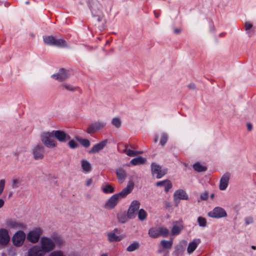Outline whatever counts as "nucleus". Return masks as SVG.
Segmentation results:
<instances>
[{
    "label": "nucleus",
    "mask_w": 256,
    "mask_h": 256,
    "mask_svg": "<svg viewBox=\"0 0 256 256\" xmlns=\"http://www.w3.org/2000/svg\"><path fill=\"white\" fill-rule=\"evenodd\" d=\"M106 124V123L103 121H98L94 122L88 126L87 132L88 134L93 133L104 128Z\"/></svg>",
    "instance_id": "obj_13"
},
{
    "label": "nucleus",
    "mask_w": 256,
    "mask_h": 256,
    "mask_svg": "<svg viewBox=\"0 0 256 256\" xmlns=\"http://www.w3.org/2000/svg\"><path fill=\"white\" fill-rule=\"evenodd\" d=\"M121 120L119 118H114L112 119V125L116 127L117 128H118L121 126Z\"/></svg>",
    "instance_id": "obj_39"
},
{
    "label": "nucleus",
    "mask_w": 256,
    "mask_h": 256,
    "mask_svg": "<svg viewBox=\"0 0 256 256\" xmlns=\"http://www.w3.org/2000/svg\"><path fill=\"white\" fill-rule=\"evenodd\" d=\"M21 182L20 179L14 178L12 180V186L13 188H17L20 186Z\"/></svg>",
    "instance_id": "obj_34"
},
{
    "label": "nucleus",
    "mask_w": 256,
    "mask_h": 256,
    "mask_svg": "<svg viewBox=\"0 0 256 256\" xmlns=\"http://www.w3.org/2000/svg\"><path fill=\"white\" fill-rule=\"evenodd\" d=\"M43 234V230L40 227H37L30 230L26 235V240L28 242L36 244L40 240L41 236Z\"/></svg>",
    "instance_id": "obj_3"
},
{
    "label": "nucleus",
    "mask_w": 256,
    "mask_h": 256,
    "mask_svg": "<svg viewBox=\"0 0 256 256\" xmlns=\"http://www.w3.org/2000/svg\"><path fill=\"white\" fill-rule=\"evenodd\" d=\"M116 173L120 183H122L126 177V170L122 168H119L116 170Z\"/></svg>",
    "instance_id": "obj_22"
},
{
    "label": "nucleus",
    "mask_w": 256,
    "mask_h": 256,
    "mask_svg": "<svg viewBox=\"0 0 256 256\" xmlns=\"http://www.w3.org/2000/svg\"><path fill=\"white\" fill-rule=\"evenodd\" d=\"M108 142V140H105L100 142L94 145L92 148L88 151L89 154H96L98 152L102 150L106 146Z\"/></svg>",
    "instance_id": "obj_20"
},
{
    "label": "nucleus",
    "mask_w": 256,
    "mask_h": 256,
    "mask_svg": "<svg viewBox=\"0 0 256 256\" xmlns=\"http://www.w3.org/2000/svg\"><path fill=\"white\" fill-rule=\"evenodd\" d=\"M252 248L253 249V250H256V248L254 246H251Z\"/></svg>",
    "instance_id": "obj_60"
},
{
    "label": "nucleus",
    "mask_w": 256,
    "mask_h": 256,
    "mask_svg": "<svg viewBox=\"0 0 256 256\" xmlns=\"http://www.w3.org/2000/svg\"><path fill=\"white\" fill-rule=\"evenodd\" d=\"M6 226L10 229H20L24 228V225L22 223L12 219L6 220Z\"/></svg>",
    "instance_id": "obj_16"
},
{
    "label": "nucleus",
    "mask_w": 256,
    "mask_h": 256,
    "mask_svg": "<svg viewBox=\"0 0 256 256\" xmlns=\"http://www.w3.org/2000/svg\"><path fill=\"white\" fill-rule=\"evenodd\" d=\"M44 43L50 46H54L59 47H66L67 44L63 39H56L52 36H45L43 38Z\"/></svg>",
    "instance_id": "obj_5"
},
{
    "label": "nucleus",
    "mask_w": 256,
    "mask_h": 256,
    "mask_svg": "<svg viewBox=\"0 0 256 256\" xmlns=\"http://www.w3.org/2000/svg\"><path fill=\"white\" fill-rule=\"evenodd\" d=\"M140 206V202L138 201L135 200L132 202L127 212V216L129 219L134 218L136 216Z\"/></svg>",
    "instance_id": "obj_7"
},
{
    "label": "nucleus",
    "mask_w": 256,
    "mask_h": 256,
    "mask_svg": "<svg viewBox=\"0 0 256 256\" xmlns=\"http://www.w3.org/2000/svg\"><path fill=\"white\" fill-rule=\"evenodd\" d=\"M174 226L171 230L170 233L174 236L180 234L184 229V226L182 221H174L173 222Z\"/></svg>",
    "instance_id": "obj_18"
},
{
    "label": "nucleus",
    "mask_w": 256,
    "mask_h": 256,
    "mask_svg": "<svg viewBox=\"0 0 256 256\" xmlns=\"http://www.w3.org/2000/svg\"><path fill=\"white\" fill-rule=\"evenodd\" d=\"M194 169L198 172H204L206 170V168L200 164L198 162H196L193 165Z\"/></svg>",
    "instance_id": "obj_32"
},
{
    "label": "nucleus",
    "mask_w": 256,
    "mask_h": 256,
    "mask_svg": "<svg viewBox=\"0 0 256 256\" xmlns=\"http://www.w3.org/2000/svg\"><path fill=\"white\" fill-rule=\"evenodd\" d=\"M92 178H90L87 180L86 182V185L87 186H89L92 184Z\"/></svg>",
    "instance_id": "obj_52"
},
{
    "label": "nucleus",
    "mask_w": 256,
    "mask_h": 256,
    "mask_svg": "<svg viewBox=\"0 0 256 256\" xmlns=\"http://www.w3.org/2000/svg\"><path fill=\"white\" fill-rule=\"evenodd\" d=\"M188 242L186 240H181L178 244L174 246L173 254L174 256H182Z\"/></svg>",
    "instance_id": "obj_11"
},
{
    "label": "nucleus",
    "mask_w": 256,
    "mask_h": 256,
    "mask_svg": "<svg viewBox=\"0 0 256 256\" xmlns=\"http://www.w3.org/2000/svg\"><path fill=\"white\" fill-rule=\"evenodd\" d=\"M27 256H46L45 252L40 247L38 244L30 246L27 251Z\"/></svg>",
    "instance_id": "obj_8"
},
{
    "label": "nucleus",
    "mask_w": 256,
    "mask_h": 256,
    "mask_svg": "<svg viewBox=\"0 0 256 256\" xmlns=\"http://www.w3.org/2000/svg\"><path fill=\"white\" fill-rule=\"evenodd\" d=\"M10 241V236L8 232L5 228L0 229V244L2 245H6Z\"/></svg>",
    "instance_id": "obj_15"
},
{
    "label": "nucleus",
    "mask_w": 256,
    "mask_h": 256,
    "mask_svg": "<svg viewBox=\"0 0 256 256\" xmlns=\"http://www.w3.org/2000/svg\"><path fill=\"white\" fill-rule=\"evenodd\" d=\"M100 256H108V254H103Z\"/></svg>",
    "instance_id": "obj_61"
},
{
    "label": "nucleus",
    "mask_w": 256,
    "mask_h": 256,
    "mask_svg": "<svg viewBox=\"0 0 256 256\" xmlns=\"http://www.w3.org/2000/svg\"><path fill=\"white\" fill-rule=\"evenodd\" d=\"M124 152L126 153L128 156H136L137 154L141 153V152H140L134 151V150H130V149H126V148L124 150Z\"/></svg>",
    "instance_id": "obj_37"
},
{
    "label": "nucleus",
    "mask_w": 256,
    "mask_h": 256,
    "mask_svg": "<svg viewBox=\"0 0 256 256\" xmlns=\"http://www.w3.org/2000/svg\"><path fill=\"white\" fill-rule=\"evenodd\" d=\"M172 183L170 180H166L161 181V187L164 188V191L166 192H168L172 188Z\"/></svg>",
    "instance_id": "obj_29"
},
{
    "label": "nucleus",
    "mask_w": 256,
    "mask_h": 256,
    "mask_svg": "<svg viewBox=\"0 0 256 256\" xmlns=\"http://www.w3.org/2000/svg\"><path fill=\"white\" fill-rule=\"evenodd\" d=\"M108 240L109 242H120L124 238L122 236H116L113 232H110L107 234Z\"/></svg>",
    "instance_id": "obj_25"
},
{
    "label": "nucleus",
    "mask_w": 256,
    "mask_h": 256,
    "mask_svg": "<svg viewBox=\"0 0 256 256\" xmlns=\"http://www.w3.org/2000/svg\"><path fill=\"white\" fill-rule=\"evenodd\" d=\"M188 87L191 90H194L196 88V86L194 84L192 83L188 85Z\"/></svg>",
    "instance_id": "obj_51"
},
{
    "label": "nucleus",
    "mask_w": 256,
    "mask_h": 256,
    "mask_svg": "<svg viewBox=\"0 0 256 256\" xmlns=\"http://www.w3.org/2000/svg\"><path fill=\"white\" fill-rule=\"evenodd\" d=\"M246 224H250L253 222V218L251 216L246 218L244 219Z\"/></svg>",
    "instance_id": "obj_47"
},
{
    "label": "nucleus",
    "mask_w": 256,
    "mask_h": 256,
    "mask_svg": "<svg viewBox=\"0 0 256 256\" xmlns=\"http://www.w3.org/2000/svg\"><path fill=\"white\" fill-rule=\"evenodd\" d=\"M230 180V174L226 173L224 174L220 178V189L221 190H225Z\"/></svg>",
    "instance_id": "obj_21"
},
{
    "label": "nucleus",
    "mask_w": 256,
    "mask_h": 256,
    "mask_svg": "<svg viewBox=\"0 0 256 256\" xmlns=\"http://www.w3.org/2000/svg\"><path fill=\"white\" fill-rule=\"evenodd\" d=\"M52 134L57 140L62 142H65L70 138V136L62 130H52Z\"/></svg>",
    "instance_id": "obj_9"
},
{
    "label": "nucleus",
    "mask_w": 256,
    "mask_h": 256,
    "mask_svg": "<svg viewBox=\"0 0 256 256\" xmlns=\"http://www.w3.org/2000/svg\"><path fill=\"white\" fill-rule=\"evenodd\" d=\"M52 132H44L40 136V139L44 145L48 148H55L57 146L56 142L53 138Z\"/></svg>",
    "instance_id": "obj_4"
},
{
    "label": "nucleus",
    "mask_w": 256,
    "mask_h": 256,
    "mask_svg": "<svg viewBox=\"0 0 256 256\" xmlns=\"http://www.w3.org/2000/svg\"><path fill=\"white\" fill-rule=\"evenodd\" d=\"M198 222L200 226L205 227L206 226V220L202 217H198Z\"/></svg>",
    "instance_id": "obj_40"
},
{
    "label": "nucleus",
    "mask_w": 256,
    "mask_h": 256,
    "mask_svg": "<svg viewBox=\"0 0 256 256\" xmlns=\"http://www.w3.org/2000/svg\"><path fill=\"white\" fill-rule=\"evenodd\" d=\"M155 16H156V17H158V15L156 14H155Z\"/></svg>",
    "instance_id": "obj_63"
},
{
    "label": "nucleus",
    "mask_w": 256,
    "mask_h": 256,
    "mask_svg": "<svg viewBox=\"0 0 256 256\" xmlns=\"http://www.w3.org/2000/svg\"><path fill=\"white\" fill-rule=\"evenodd\" d=\"M156 186H160V182H158L156 183Z\"/></svg>",
    "instance_id": "obj_58"
},
{
    "label": "nucleus",
    "mask_w": 256,
    "mask_h": 256,
    "mask_svg": "<svg viewBox=\"0 0 256 256\" xmlns=\"http://www.w3.org/2000/svg\"><path fill=\"white\" fill-rule=\"evenodd\" d=\"M102 190L106 194L112 193L114 192V188L111 185L106 184L105 186L102 188Z\"/></svg>",
    "instance_id": "obj_35"
},
{
    "label": "nucleus",
    "mask_w": 256,
    "mask_h": 256,
    "mask_svg": "<svg viewBox=\"0 0 256 256\" xmlns=\"http://www.w3.org/2000/svg\"><path fill=\"white\" fill-rule=\"evenodd\" d=\"M174 238H170L168 240H161V247L167 252H169L172 248Z\"/></svg>",
    "instance_id": "obj_23"
},
{
    "label": "nucleus",
    "mask_w": 256,
    "mask_h": 256,
    "mask_svg": "<svg viewBox=\"0 0 256 256\" xmlns=\"http://www.w3.org/2000/svg\"><path fill=\"white\" fill-rule=\"evenodd\" d=\"M200 242V240L195 239L192 242H190L188 246L187 252L189 254H192L196 249L198 244Z\"/></svg>",
    "instance_id": "obj_24"
},
{
    "label": "nucleus",
    "mask_w": 256,
    "mask_h": 256,
    "mask_svg": "<svg viewBox=\"0 0 256 256\" xmlns=\"http://www.w3.org/2000/svg\"><path fill=\"white\" fill-rule=\"evenodd\" d=\"M60 88L62 90H66L68 92H74L78 90V87L69 83H64L60 86Z\"/></svg>",
    "instance_id": "obj_27"
},
{
    "label": "nucleus",
    "mask_w": 256,
    "mask_h": 256,
    "mask_svg": "<svg viewBox=\"0 0 256 256\" xmlns=\"http://www.w3.org/2000/svg\"><path fill=\"white\" fill-rule=\"evenodd\" d=\"M170 234L169 230L166 228H161V236L166 238Z\"/></svg>",
    "instance_id": "obj_42"
},
{
    "label": "nucleus",
    "mask_w": 256,
    "mask_h": 256,
    "mask_svg": "<svg viewBox=\"0 0 256 256\" xmlns=\"http://www.w3.org/2000/svg\"><path fill=\"white\" fill-rule=\"evenodd\" d=\"M174 199L175 202H176V206H177L178 202H177L178 200H188V196L186 192L182 190H176L174 194Z\"/></svg>",
    "instance_id": "obj_19"
},
{
    "label": "nucleus",
    "mask_w": 256,
    "mask_h": 256,
    "mask_svg": "<svg viewBox=\"0 0 256 256\" xmlns=\"http://www.w3.org/2000/svg\"><path fill=\"white\" fill-rule=\"evenodd\" d=\"M26 238L25 233L22 230L18 231L12 237L13 244L16 246H21L24 243Z\"/></svg>",
    "instance_id": "obj_6"
},
{
    "label": "nucleus",
    "mask_w": 256,
    "mask_h": 256,
    "mask_svg": "<svg viewBox=\"0 0 256 256\" xmlns=\"http://www.w3.org/2000/svg\"><path fill=\"white\" fill-rule=\"evenodd\" d=\"M168 172V169L166 168H164L162 170H161V176H164V174H166Z\"/></svg>",
    "instance_id": "obj_53"
},
{
    "label": "nucleus",
    "mask_w": 256,
    "mask_h": 256,
    "mask_svg": "<svg viewBox=\"0 0 256 256\" xmlns=\"http://www.w3.org/2000/svg\"><path fill=\"white\" fill-rule=\"evenodd\" d=\"M12 193L10 194H9V198H10V196H12Z\"/></svg>",
    "instance_id": "obj_64"
},
{
    "label": "nucleus",
    "mask_w": 256,
    "mask_h": 256,
    "mask_svg": "<svg viewBox=\"0 0 256 256\" xmlns=\"http://www.w3.org/2000/svg\"><path fill=\"white\" fill-rule=\"evenodd\" d=\"M148 235L154 238H158L160 235V228L156 226L150 228L148 230Z\"/></svg>",
    "instance_id": "obj_26"
},
{
    "label": "nucleus",
    "mask_w": 256,
    "mask_h": 256,
    "mask_svg": "<svg viewBox=\"0 0 256 256\" xmlns=\"http://www.w3.org/2000/svg\"><path fill=\"white\" fill-rule=\"evenodd\" d=\"M210 196V198L212 199L214 198V194H211Z\"/></svg>",
    "instance_id": "obj_59"
},
{
    "label": "nucleus",
    "mask_w": 256,
    "mask_h": 256,
    "mask_svg": "<svg viewBox=\"0 0 256 256\" xmlns=\"http://www.w3.org/2000/svg\"><path fill=\"white\" fill-rule=\"evenodd\" d=\"M154 141V142H158V135H155Z\"/></svg>",
    "instance_id": "obj_55"
},
{
    "label": "nucleus",
    "mask_w": 256,
    "mask_h": 256,
    "mask_svg": "<svg viewBox=\"0 0 256 256\" xmlns=\"http://www.w3.org/2000/svg\"><path fill=\"white\" fill-rule=\"evenodd\" d=\"M182 30L180 28H174V32L176 34H179L181 32Z\"/></svg>",
    "instance_id": "obj_50"
},
{
    "label": "nucleus",
    "mask_w": 256,
    "mask_h": 256,
    "mask_svg": "<svg viewBox=\"0 0 256 256\" xmlns=\"http://www.w3.org/2000/svg\"><path fill=\"white\" fill-rule=\"evenodd\" d=\"M246 127L248 130L249 132L251 131L252 129V125L250 122L246 123Z\"/></svg>",
    "instance_id": "obj_49"
},
{
    "label": "nucleus",
    "mask_w": 256,
    "mask_h": 256,
    "mask_svg": "<svg viewBox=\"0 0 256 256\" xmlns=\"http://www.w3.org/2000/svg\"><path fill=\"white\" fill-rule=\"evenodd\" d=\"M4 204V201L3 199L0 198V208H2Z\"/></svg>",
    "instance_id": "obj_54"
},
{
    "label": "nucleus",
    "mask_w": 256,
    "mask_h": 256,
    "mask_svg": "<svg viewBox=\"0 0 256 256\" xmlns=\"http://www.w3.org/2000/svg\"><path fill=\"white\" fill-rule=\"evenodd\" d=\"M102 18V17L101 16H96V20L98 22L101 21Z\"/></svg>",
    "instance_id": "obj_56"
},
{
    "label": "nucleus",
    "mask_w": 256,
    "mask_h": 256,
    "mask_svg": "<svg viewBox=\"0 0 256 256\" xmlns=\"http://www.w3.org/2000/svg\"><path fill=\"white\" fill-rule=\"evenodd\" d=\"M82 168L84 172H88L91 170L92 166L88 161L83 159L81 160Z\"/></svg>",
    "instance_id": "obj_28"
},
{
    "label": "nucleus",
    "mask_w": 256,
    "mask_h": 256,
    "mask_svg": "<svg viewBox=\"0 0 256 256\" xmlns=\"http://www.w3.org/2000/svg\"><path fill=\"white\" fill-rule=\"evenodd\" d=\"M140 244L138 242H134L132 244H130L128 248H126V250L128 252H134L139 248Z\"/></svg>",
    "instance_id": "obj_31"
},
{
    "label": "nucleus",
    "mask_w": 256,
    "mask_h": 256,
    "mask_svg": "<svg viewBox=\"0 0 256 256\" xmlns=\"http://www.w3.org/2000/svg\"><path fill=\"white\" fill-rule=\"evenodd\" d=\"M208 192L206 191L204 192L201 194L200 196V198L198 200V202H200L202 200H206L208 198Z\"/></svg>",
    "instance_id": "obj_41"
},
{
    "label": "nucleus",
    "mask_w": 256,
    "mask_h": 256,
    "mask_svg": "<svg viewBox=\"0 0 256 256\" xmlns=\"http://www.w3.org/2000/svg\"><path fill=\"white\" fill-rule=\"evenodd\" d=\"M44 148L40 144L35 146L32 148V154L35 160H41L44 158Z\"/></svg>",
    "instance_id": "obj_12"
},
{
    "label": "nucleus",
    "mask_w": 256,
    "mask_h": 256,
    "mask_svg": "<svg viewBox=\"0 0 256 256\" xmlns=\"http://www.w3.org/2000/svg\"><path fill=\"white\" fill-rule=\"evenodd\" d=\"M5 186V180H0V195L2 193Z\"/></svg>",
    "instance_id": "obj_46"
},
{
    "label": "nucleus",
    "mask_w": 256,
    "mask_h": 256,
    "mask_svg": "<svg viewBox=\"0 0 256 256\" xmlns=\"http://www.w3.org/2000/svg\"><path fill=\"white\" fill-rule=\"evenodd\" d=\"M128 216H126L124 214H120L118 216V219L120 222L121 223H124L128 220Z\"/></svg>",
    "instance_id": "obj_45"
},
{
    "label": "nucleus",
    "mask_w": 256,
    "mask_h": 256,
    "mask_svg": "<svg viewBox=\"0 0 256 256\" xmlns=\"http://www.w3.org/2000/svg\"><path fill=\"white\" fill-rule=\"evenodd\" d=\"M166 207H170V202H166Z\"/></svg>",
    "instance_id": "obj_57"
},
{
    "label": "nucleus",
    "mask_w": 256,
    "mask_h": 256,
    "mask_svg": "<svg viewBox=\"0 0 256 256\" xmlns=\"http://www.w3.org/2000/svg\"><path fill=\"white\" fill-rule=\"evenodd\" d=\"M138 219L141 221H143L146 219L147 213L144 209L141 208L138 210Z\"/></svg>",
    "instance_id": "obj_33"
},
{
    "label": "nucleus",
    "mask_w": 256,
    "mask_h": 256,
    "mask_svg": "<svg viewBox=\"0 0 256 256\" xmlns=\"http://www.w3.org/2000/svg\"><path fill=\"white\" fill-rule=\"evenodd\" d=\"M76 138L80 142L85 148H88L90 146V142L88 140L81 138L79 137H76Z\"/></svg>",
    "instance_id": "obj_36"
},
{
    "label": "nucleus",
    "mask_w": 256,
    "mask_h": 256,
    "mask_svg": "<svg viewBox=\"0 0 256 256\" xmlns=\"http://www.w3.org/2000/svg\"><path fill=\"white\" fill-rule=\"evenodd\" d=\"M248 34H249V36H251V35H250V32H248Z\"/></svg>",
    "instance_id": "obj_62"
},
{
    "label": "nucleus",
    "mask_w": 256,
    "mask_h": 256,
    "mask_svg": "<svg viewBox=\"0 0 256 256\" xmlns=\"http://www.w3.org/2000/svg\"><path fill=\"white\" fill-rule=\"evenodd\" d=\"M152 176L153 178H160V165L155 162L150 164Z\"/></svg>",
    "instance_id": "obj_17"
},
{
    "label": "nucleus",
    "mask_w": 256,
    "mask_h": 256,
    "mask_svg": "<svg viewBox=\"0 0 256 256\" xmlns=\"http://www.w3.org/2000/svg\"><path fill=\"white\" fill-rule=\"evenodd\" d=\"M168 140V135L163 133L161 136V146H164Z\"/></svg>",
    "instance_id": "obj_44"
},
{
    "label": "nucleus",
    "mask_w": 256,
    "mask_h": 256,
    "mask_svg": "<svg viewBox=\"0 0 256 256\" xmlns=\"http://www.w3.org/2000/svg\"><path fill=\"white\" fill-rule=\"evenodd\" d=\"M49 256H66L64 252L61 250H54L52 252Z\"/></svg>",
    "instance_id": "obj_38"
},
{
    "label": "nucleus",
    "mask_w": 256,
    "mask_h": 256,
    "mask_svg": "<svg viewBox=\"0 0 256 256\" xmlns=\"http://www.w3.org/2000/svg\"><path fill=\"white\" fill-rule=\"evenodd\" d=\"M226 210L220 207H216L208 213L209 216L216 218L226 217Z\"/></svg>",
    "instance_id": "obj_10"
},
{
    "label": "nucleus",
    "mask_w": 256,
    "mask_h": 256,
    "mask_svg": "<svg viewBox=\"0 0 256 256\" xmlns=\"http://www.w3.org/2000/svg\"><path fill=\"white\" fill-rule=\"evenodd\" d=\"M252 27V24L248 22H245V30L246 31L249 30Z\"/></svg>",
    "instance_id": "obj_48"
},
{
    "label": "nucleus",
    "mask_w": 256,
    "mask_h": 256,
    "mask_svg": "<svg viewBox=\"0 0 256 256\" xmlns=\"http://www.w3.org/2000/svg\"><path fill=\"white\" fill-rule=\"evenodd\" d=\"M52 77L59 82H62L66 80L69 77V74L66 70L62 68L56 74H52Z\"/></svg>",
    "instance_id": "obj_14"
},
{
    "label": "nucleus",
    "mask_w": 256,
    "mask_h": 256,
    "mask_svg": "<svg viewBox=\"0 0 256 256\" xmlns=\"http://www.w3.org/2000/svg\"><path fill=\"white\" fill-rule=\"evenodd\" d=\"M134 187V182L130 180L126 187L124 188L119 193L113 195L106 202L105 206L106 208H112L118 204L120 198H124L128 194L131 192Z\"/></svg>",
    "instance_id": "obj_2"
},
{
    "label": "nucleus",
    "mask_w": 256,
    "mask_h": 256,
    "mask_svg": "<svg viewBox=\"0 0 256 256\" xmlns=\"http://www.w3.org/2000/svg\"><path fill=\"white\" fill-rule=\"evenodd\" d=\"M68 146L72 149L76 148L78 147V144L74 140H71L68 142Z\"/></svg>",
    "instance_id": "obj_43"
},
{
    "label": "nucleus",
    "mask_w": 256,
    "mask_h": 256,
    "mask_svg": "<svg viewBox=\"0 0 256 256\" xmlns=\"http://www.w3.org/2000/svg\"><path fill=\"white\" fill-rule=\"evenodd\" d=\"M146 162V159L141 156L133 158L130 161V164L134 166L140 165L144 164Z\"/></svg>",
    "instance_id": "obj_30"
},
{
    "label": "nucleus",
    "mask_w": 256,
    "mask_h": 256,
    "mask_svg": "<svg viewBox=\"0 0 256 256\" xmlns=\"http://www.w3.org/2000/svg\"><path fill=\"white\" fill-rule=\"evenodd\" d=\"M64 243L62 238L58 235H52V236H42L38 244L46 255L51 253L56 248V246H60Z\"/></svg>",
    "instance_id": "obj_1"
}]
</instances>
